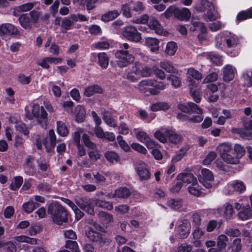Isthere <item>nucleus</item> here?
<instances>
[{
    "mask_svg": "<svg viewBox=\"0 0 252 252\" xmlns=\"http://www.w3.org/2000/svg\"><path fill=\"white\" fill-rule=\"evenodd\" d=\"M48 213L53 221L58 225H61L67 221L66 211L57 202H54L49 204Z\"/></svg>",
    "mask_w": 252,
    "mask_h": 252,
    "instance_id": "obj_2",
    "label": "nucleus"
},
{
    "mask_svg": "<svg viewBox=\"0 0 252 252\" xmlns=\"http://www.w3.org/2000/svg\"><path fill=\"white\" fill-rule=\"evenodd\" d=\"M104 156L107 160L112 163H116L120 160L119 156L114 151H107Z\"/></svg>",
    "mask_w": 252,
    "mask_h": 252,
    "instance_id": "obj_43",
    "label": "nucleus"
},
{
    "mask_svg": "<svg viewBox=\"0 0 252 252\" xmlns=\"http://www.w3.org/2000/svg\"><path fill=\"white\" fill-rule=\"evenodd\" d=\"M159 41L156 38L147 37L145 39V44L150 47L152 52H157L159 50Z\"/></svg>",
    "mask_w": 252,
    "mask_h": 252,
    "instance_id": "obj_33",
    "label": "nucleus"
},
{
    "mask_svg": "<svg viewBox=\"0 0 252 252\" xmlns=\"http://www.w3.org/2000/svg\"><path fill=\"white\" fill-rule=\"evenodd\" d=\"M188 74L189 75V77L188 79L189 82V79H191V77L197 80H200L202 78V74L198 71L194 69L193 68H189L188 70ZM191 79H192L191 78Z\"/></svg>",
    "mask_w": 252,
    "mask_h": 252,
    "instance_id": "obj_52",
    "label": "nucleus"
},
{
    "mask_svg": "<svg viewBox=\"0 0 252 252\" xmlns=\"http://www.w3.org/2000/svg\"><path fill=\"white\" fill-rule=\"evenodd\" d=\"M19 33V31L14 25L9 23L0 25V35H16Z\"/></svg>",
    "mask_w": 252,
    "mask_h": 252,
    "instance_id": "obj_18",
    "label": "nucleus"
},
{
    "mask_svg": "<svg viewBox=\"0 0 252 252\" xmlns=\"http://www.w3.org/2000/svg\"><path fill=\"white\" fill-rule=\"evenodd\" d=\"M14 239L18 243H27L32 245H35L37 243L36 239L30 238L25 235L15 237Z\"/></svg>",
    "mask_w": 252,
    "mask_h": 252,
    "instance_id": "obj_41",
    "label": "nucleus"
},
{
    "mask_svg": "<svg viewBox=\"0 0 252 252\" xmlns=\"http://www.w3.org/2000/svg\"><path fill=\"white\" fill-rule=\"evenodd\" d=\"M191 227L190 224L187 220L181 222L178 227V235L181 239H184L188 237L189 233Z\"/></svg>",
    "mask_w": 252,
    "mask_h": 252,
    "instance_id": "obj_21",
    "label": "nucleus"
},
{
    "mask_svg": "<svg viewBox=\"0 0 252 252\" xmlns=\"http://www.w3.org/2000/svg\"><path fill=\"white\" fill-rule=\"evenodd\" d=\"M223 80L226 82H229L232 80L237 73L236 68L231 64H226L222 68Z\"/></svg>",
    "mask_w": 252,
    "mask_h": 252,
    "instance_id": "obj_17",
    "label": "nucleus"
},
{
    "mask_svg": "<svg viewBox=\"0 0 252 252\" xmlns=\"http://www.w3.org/2000/svg\"><path fill=\"white\" fill-rule=\"evenodd\" d=\"M82 139L85 145L90 149H96V144L91 141L89 136L87 134H84Z\"/></svg>",
    "mask_w": 252,
    "mask_h": 252,
    "instance_id": "obj_60",
    "label": "nucleus"
},
{
    "mask_svg": "<svg viewBox=\"0 0 252 252\" xmlns=\"http://www.w3.org/2000/svg\"><path fill=\"white\" fill-rule=\"evenodd\" d=\"M244 84L247 87L252 86V70L248 69L245 71L242 75Z\"/></svg>",
    "mask_w": 252,
    "mask_h": 252,
    "instance_id": "obj_45",
    "label": "nucleus"
},
{
    "mask_svg": "<svg viewBox=\"0 0 252 252\" xmlns=\"http://www.w3.org/2000/svg\"><path fill=\"white\" fill-rule=\"evenodd\" d=\"M26 117L29 120L37 118L38 123L41 124V126L45 128L47 118V113L43 106H40L37 103L32 106V112L26 110Z\"/></svg>",
    "mask_w": 252,
    "mask_h": 252,
    "instance_id": "obj_6",
    "label": "nucleus"
},
{
    "mask_svg": "<svg viewBox=\"0 0 252 252\" xmlns=\"http://www.w3.org/2000/svg\"><path fill=\"white\" fill-rule=\"evenodd\" d=\"M102 89L97 85H93L86 87L84 90V95L87 97L91 96L96 93H101Z\"/></svg>",
    "mask_w": 252,
    "mask_h": 252,
    "instance_id": "obj_34",
    "label": "nucleus"
},
{
    "mask_svg": "<svg viewBox=\"0 0 252 252\" xmlns=\"http://www.w3.org/2000/svg\"><path fill=\"white\" fill-rule=\"evenodd\" d=\"M33 161L34 158L31 156H29L26 158L24 168L26 174L32 175L34 173Z\"/></svg>",
    "mask_w": 252,
    "mask_h": 252,
    "instance_id": "obj_28",
    "label": "nucleus"
},
{
    "mask_svg": "<svg viewBox=\"0 0 252 252\" xmlns=\"http://www.w3.org/2000/svg\"><path fill=\"white\" fill-rule=\"evenodd\" d=\"M170 108L169 105L163 102H157L153 104L151 106V109L153 111H165Z\"/></svg>",
    "mask_w": 252,
    "mask_h": 252,
    "instance_id": "obj_46",
    "label": "nucleus"
},
{
    "mask_svg": "<svg viewBox=\"0 0 252 252\" xmlns=\"http://www.w3.org/2000/svg\"><path fill=\"white\" fill-rule=\"evenodd\" d=\"M229 243V238L225 234L219 235L217 239V248H211L208 252H227V245Z\"/></svg>",
    "mask_w": 252,
    "mask_h": 252,
    "instance_id": "obj_10",
    "label": "nucleus"
},
{
    "mask_svg": "<svg viewBox=\"0 0 252 252\" xmlns=\"http://www.w3.org/2000/svg\"><path fill=\"white\" fill-rule=\"evenodd\" d=\"M187 152L186 149H181L178 151L172 158V162L176 163L180 161L184 156Z\"/></svg>",
    "mask_w": 252,
    "mask_h": 252,
    "instance_id": "obj_62",
    "label": "nucleus"
},
{
    "mask_svg": "<svg viewBox=\"0 0 252 252\" xmlns=\"http://www.w3.org/2000/svg\"><path fill=\"white\" fill-rule=\"evenodd\" d=\"M178 108L183 112L196 113L197 115L191 117L189 121L192 123H198L203 119V110L196 104L192 102L180 103L178 105Z\"/></svg>",
    "mask_w": 252,
    "mask_h": 252,
    "instance_id": "obj_5",
    "label": "nucleus"
},
{
    "mask_svg": "<svg viewBox=\"0 0 252 252\" xmlns=\"http://www.w3.org/2000/svg\"><path fill=\"white\" fill-rule=\"evenodd\" d=\"M95 49L98 50H105L108 49L110 46V43L107 40H101L95 42L93 44Z\"/></svg>",
    "mask_w": 252,
    "mask_h": 252,
    "instance_id": "obj_56",
    "label": "nucleus"
},
{
    "mask_svg": "<svg viewBox=\"0 0 252 252\" xmlns=\"http://www.w3.org/2000/svg\"><path fill=\"white\" fill-rule=\"evenodd\" d=\"M36 207V204L31 198L23 204V209L27 213L32 212Z\"/></svg>",
    "mask_w": 252,
    "mask_h": 252,
    "instance_id": "obj_55",
    "label": "nucleus"
},
{
    "mask_svg": "<svg viewBox=\"0 0 252 252\" xmlns=\"http://www.w3.org/2000/svg\"><path fill=\"white\" fill-rule=\"evenodd\" d=\"M135 170L140 181H145L150 178V173L144 162H139L135 165Z\"/></svg>",
    "mask_w": 252,
    "mask_h": 252,
    "instance_id": "obj_16",
    "label": "nucleus"
},
{
    "mask_svg": "<svg viewBox=\"0 0 252 252\" xmlns=\"http://www.w3.org/2000/svg\"><path fill=\"white\" fill-rule=\"evenodd\" d=\"M141 77L147 76L149 75V69L148 67L143 66L138 62H135L134 65L130 69Z\"/></svg>",
    "mask_w": 252,
    "mask_h": 252,
    "instance_id": "obj_19",
    "label": "nucleus"
},
{
    "mask_svg": "<svg viewBox=\"0 0 252 252\" xmlns=\"http://www.w3.org/2000/svg\"><path fill=\"white\" fill-rule=\"evenodd\" d=\"M23 182V179L22 176H16L13 178L9 186V189L12 190H17L20 188Z\"/></svg>",
    "mask_w": 252,
    "mask_h": 252,
    "instance_id": "obj_40",
    "label": "nucleus"
},
{
    "mask_svg": "<svg viewBox=\"0 0 252 252\" xmlns=\"http://www.w3.org/2000/svg\"><path fill=\"white\" fill-rule=\"evenodd\" d=\"M132 3L130 2L129 3L123 4L122 5L121 10L124 16L127 18L131 17V10H132Z\"/></svg>",
    "mask_w": 252,
    "mask_h": 252,
    "instance_id": "obj_57",
    "label": "nucleus"
},
{
    "mask_svg": "<svg viewBox=\"0 0 252 252\" xmlns=\"http://www.w3.org/2000/svg\"><path fill=\"white\" fill-rule=\"evenodd\" d=\"M165 132L171 142L177 143L180 141L181 136L177 134L175 131L172 130L166 129Z\"/></svg>",
    "mask_w": 252,
    "mask_h": 252,
    "instance_id": "obj_42",
    "label": "nucleus"
},
{
    "mask_svg": "<svg viewBox=\"0 0 252 252\" xmlns=\"http://www.w3.org/2000/svg\"><path fill=\"white\" fill-rule=\"evenodd\" d=\"M223 211V215L226 219H230L234 214L233 207L229 203L224 204Z\"/></svg>",
    "mask_w": 252,
    "mask_h": 252,
    "instance_id": "obj_48",
    "label": "nucleus"
},
{
    "mask_svg": "<svg viewBox=\"0 0 252 252\" xmlns=\"http://www.w3.org/2000/svg\"><path fill=\"white\" fill-rule=\"evenodd\" d=\"M34 2H28L19 5L17 7L19 12H27L31 10L34 6Z\"/></svg>",
    "mask_w": 252,
    "mask_h": 252,
    "instance_id": "obj_63",
    "label": "nucleus"
},
{
    "mask_svg": "<svg viewBox=\"0 0 252 252\" xmlns=\"http://www.w3.org/2000/svg\"><path fill=\"white\" fill-rule=\"evenodd\" d=\"M98 217L104 225H107L113 220L112 215L104 211H101L98 213Z\"/></svg>",
    "mask_w": 252,
    "mask_h": 252,
    "instance_id": "obj_39",
    "label": "nucleus"
},
{
    "mask_svg": "<svg viewBox=\"0 0 252 252\" xmlns=\"http://www.w3.org/2000/svg\"><path fill=\"white\" fill-rule=\"evenodd\" d=\"M166 88V85L163 82H157L152 79H145L139 84V89L141 93L146 95H157L160 91Z\"/></svg>",
    "mask_w": 252,
    "mask_h": 252,
    "instance_id": "obj_1",
    "label": "nucleus"
},
{
    "mask_svg": "<svg viewBox=\"0 0 252 252\" xmlns=\"http://www.w3.org/2000/svg\"><path fill=\"white\" fill-rule=\"evenodd\" d=\"M189 86L190 89V94L193 100L196 102L199 103L201 101V96L198 91L195 89L197 87L196 82L193 79H189Z\"/></svg>",
    "mask_w": 252,
    "mask_h": 252,
    "instance_id": "obj_25",
    "label": "nucleus"
},
{
    "mask_svg": "<svg viewBox=\"0 0 252 252\" xmlns=\"http://www.w3.org/2000/svg\"><path fill=\"white\" fill-rule=\"evenodd\" d=\"M217 151L220 157L225 162H234L236 158H228L227 154L229 152H232L231 145L229 143H223L220 144L217 148Z\"/></svg>",
    "mask_w": 252,
    "mask_h": 252,
    "instance_id": "obj_13",
    "label": "nucleus"
},
{
    "mask_svg": "<svg viewBox=\"0 0 252 252\" xmlns=\"http://www.w3.org/2000/svg\"><path fill=\"white\" fill-rule=\"evenodd\" d=\"M224 40L227 47V54L231 57L238 56L240 52L241 38L237 35L226 32L224 34Z\"/></svg>",
    "mask_w": 252,
    "mask_h": 252,
    "instance_id": "obj_3",
    "label": "nucleus"
},
{
    "mask_svg": "<svg viewBox=\"0 0 252 252\" xmlns=\"http://www.w3.org/2000/svg\"><path fill=\"white\" fill-rule=\"evenodd\" d=\"M201 187L198 185L197 180L189 186L188 189L191 195L196 196H199L202 194Z\"/></svg>",
    "mask_w": 252,
    "mask_h": 252,
    "instance_id": "obj_37",
    "label": "nucleus"
},
{
    "mask_svg": "<svg viewBox=\"0 0 252 252\" xmlns=\"http://www.w3.org/2000/svg\"><path fill=\"white\" fill-rule=\"evenodd\" d=\"M191 16V13L189 9L187 8H183L179 9L176 8L175 16L180 20L188 21Z\"/></svg>",
    "mask_w": 252,
    "mask_h": 252,
    "instance_id": "obj_30",
    "label": "nucleus"
},
{
    "mask_svg": "<svg viewBox=\"0 0 252 252\" xmlns=\"http://www.w3.org/2000/svg\"><path fill=\"white\" fill-rule=\"evenodd\" d=\"M160 66L161 68L165 70L169 73H173L175 72V69L172 63L169 62L164 61L160 63Z\"/></svg>",
    "mask_w": 252,
    "mask_h": 252,
    "instance_id": "obj_61",
    "label": "nucleus"
},
{
    "mask_svg": "<svg viewBox=\"0 0 252 252\" xmlns=\"http://www.w3.org/2000/svg\"><path fill=\"white\" fill-rule=\"evenodd\" d=\"M178 49L177 44L173 41L168 42L166 46L165 52L168 55H174Z\"/></svg>",
    "mask_w": 252,
    "mask_h": 252,
    "instance_id": "obj_47",
    "label": "nucleus"
},
{
    "mask_svg": "<svg viewBox=\"0 0 252 252\" xmlns=\"http://www.w3.org/2000/svg\"><path fill=\"white\" fill-rule=\"evenodd\" d=\"M195 9L198 12H206V14L204 16V18L207 21H213L219 18L218 13H213L212 10L214 9L212 2L208 0H200L198 1L195 6Z\"/></svg>",
    "mask_w": 252,
    "mask_h": 252,
    "instance_id": "obj_4",
    "label": "nucleus"
},
{
    "mask_svg": "<svg viewBox=\"0 0 252 252\" xmlns=\"http://www.w3.org/2000/svg\"><path fill=\"white\" fill-rule=\"evenodd\" d=\"M75 201L78 206L84 211L87 212L89 214L93 215L94 210L93 207L94 200L92 199L87 197L80 198L76 197Z\"/></svg>",
    "mask_w": 252,
    "mask_h": 252,
    "instance_id": "obj_12",
    "label": "nucleus"
},
{
    "mask_svg": "<svg viewBox=\"0 0 252 252\" xmlns=\"http://www.w3.org/2000/svg\"><path fill=\"white\" fill-rule=\"evenodd\" d=\"M234 154L239 161V159L242 158L245 153V149L243 146L239 144H236L234 147Z\"/></svg>",
    "mask_w": 252,
    "mask_h": 252,
    "instance_id": "obj_54",
    "label": "nucleus"
},
{
    "mask_svg": "<svg viewBox=\"0 0 252 252\" xmlns=\"http://www.w3.org/2000/svg\"><path fill=\"white\" fill-rule=\"evenodd\" d=\"M183 201L179 198H170L167 202V206L173 210H180L183 206Z\"/></svg>",
    "mask_w": 252,
    "mask_h": 252,
    "instance_id": "obj_32",
    "label": "nucleus"
},
{
    "mask_svg": "<svg viewBox=\"0 0 252 252\" xmlns=\"http://www.w3.org/2000/svg\"><path fill=\"white\" fill-rule=\"evenodd\" d=\"M204 235V231L198 226H196L193 229L191 233V236L192 237V242L195 247H199L201 246V242L200 239Z\"/></svg>",
    "mask_w": 252,
    "mask_h": 252,
    "instance_id": "obj_24",
    "label": "nucleus"
},
{
    "mask_svg": "<svg viewBox=\"0 0 252 252\" xmlns=\"http://www.w3.org/2000/svg\"><path fill=\"white\" fill-rule=\"evenodd\" d=\"M74 114L77 122L81 123L84 121L86 115V112L84 107L81 105H77L75 108Z\"/></svg>",
    "mask_w": 252,
    "mask_h": 252,
    "instance_id": "obj_36",
    "label": "nucleus"
},
{
    "mask_svg": "<svg viewBox=\"0 0 252 252\" xmlns=\"http://www.w3.org/2000/svg\"><path fill=\"white\" fill-rule=\"evenodd\" d=\"M62 61L61 58H56L54 57H46L41 59L37 62V64L45 69H48L50 67L49 64H58Z\"/></svg>",
    "mask_w": 252,
    "mask_h": 252,
    "instance_id": "obj_20",
    "label": "nucleus"
},
{
    "mask_svg": "<svg viewBox=\"0 0 252 252\" xmlns=\"http://www.w3.org/2000/svg\"><path fill=\"white\" fill-rule=\"evenodd\" d=\"M135 134L136 139L144 144L150 138L149 135L143 131L135 132Z\"/></svg>",
    "mask_w": 252,
    "mask_h": 252,
    "instance_id": "obj_58",
    "label": "nucleus"
},
{
    "mask_svg": "<svg viewBox=\"0 0 252 252\" xmlns=\"http://www.w3.org/2000/svg\"><path fill=\"white\" fill-rule=\"evenodd\" d=\"M123 35L127 40L136 43L142 39L141 34L137 31V28L132 26L126 27L123 32Z\"/></svg>",
    "mask_w": 252,
    "mask_h": 252,
    "instance_id": "obj_9",
    "label": "nucleus"
},
{
    "mask_svg": "<svg viewBox=\"0 0 252 252\" xmlns=\"http://www.w3.org/2000/svg\"><path fill=\"white\" fill-rule=\"evenodd\" d=\"M102 118L105 123L110 126L115 127L116 126V123L112 118L111 114L108 111H105L102 114Z\"/></svg>",
    "mask_w": 252,
    "mask_h": 252,
    "instance_id": "obj_49",
    "label": "nucleus"
},
{
    "mask_svg": "<svg viewBox=\"0 0 252 252\" xmlns=\"http://www.w3.org/2000/svg\"><path fill=\"white\" fill-rule=\"evenodd\" d=\"M119 15V13L117 10L109 11L102 15L101 20L104 22H107L113 20Z\"/></svg>",
    "mask_w": 252,
    "mask_h": 252,
    "instance_id": "obj_38",
    "label": "nucleus"
},
{
    "mask_svg": "<svg viewBox=\"0 0 252 252\" xmlns=\"http://www.w3.org/2000/svg\"><path fill=\"white\" fill-rule=\"evenodd\" d=\"M73 25V22L69 17H65L63 19L62 22L61 31L63 32H65L66 31L71 29Z\"/></svg>",
    "mask_w": 252,
    "mask_h": 252,
    "instance_id": "obj_51",
    "label": "nucleus"
},
{
    "mask_svg": "<svg viewBox=\"0 0 252 252\" xmlns=\"http://www.w3.org/2000/svg\"><path fill=\"white\" fill-rule=\"evenodd\" d=\"M218 78V74L216 72H212L207 75L203 79V83L204 84H209L215 82Z\"/></svg>",
    "mask_w": 252,
    "mask_h": 252,
    "instance_id": "obj_64",
    "label": "nucleus"
},
{
    "mask_svg": "<svg viewBox=\"0 0 252 252\" xmlns=\"http://www.w3.org/2000/svg\"><path fill=\"white\" fill-rule=\"evenodd\" d=\"M235 208L237 210H240L238 216L242 220H245L251 218L252 216V209L248 204H243L236 203Z\"/></svg>",
    "mask_w": 252,
    "mask_h": 252,
    "instance_id": "obj_15",
    "label": "nucleus"
},
{
    "mask_svg": "<svg viewBox=\"0 0 252 252\" xmlns=\"http://www.w3.org/2000/svg\"><path fill=\"white\" fill-rule=\"evenodd\" d=\"M149 26L151 29L154 30L157 34L159 35L162 34L163 32V28L157 19L154 18L151 19Z\"/></svg>",
    "mask_w": 252,
    "mask_h": 252,
    "instance_id": "obj_35",
    "label": "nucleus"
},
{
    "mask_svg": "<svg viewBox=\"0 0 252 252\" xmlns=\"http://www.w3.org/2000/svg\"><path fill=\"white\" fill-rule=\"evenodd\" d=\"M40 13L36 10H32L29 13L21 14L18 18L21 26L25 29H31L36 24L39 18Z\"/></svg>",
    "mask_w": 252,
    "mask_h": 252,
    "instance_id": "obj_7",
    "label": "nucleus"
},
{
    "mask_svg": "<svg viewBox=\"0 0 252 252\" xmlns=\"http://www.w3.org/2000/svg\"><path fill=\"white\" fill-rule=\"evenodd\" d=\"M177 179L178 180L181 181V182L188 184H191L197 180L192 173L189 172H183L179 174Z\"/></svg>",
    "mask_w": 252,
    "mask_h": 252,
    "instance_id": "obj_26",
    "label": "nucleus"
},
{
    "mask_svg": "<svg viewBox=\"0 0 252 252\" xmlns=\"http://www.w3.org/2000/svg\"><path fill=\"white\" fill-rule=\"evenodd\" d=\"M224 234L230 237H238L241 234L240 230L237 228L227 227L224 231Z\"/></svg>",
    "mask_w": 252,
    "mask_h": 252,
    "instance_id": "obj_50",
    "label": "nucleus"
},
{
    "mask_svg": "<svg viewBox=\"0 0 252 252\" xmlns=\"http://www.w3.org/2000/svg\"><path fill=\"white\" fill-rule=\"evenodd\" d=\"M115 57L117 59V63L121 67H126L132 63L134 60V56L129 54L127 50L120 49L115 53Z\"/></svg>",
    "mask_w": 252,
    "mask_h": 252,
    "instance_id": "obj_8",
    "label": "nucleus"
},
{
    "mask_svg": "<svg viewBox=\"0 0 252 252\" xmlns=\"http://www.w3.org/2000/svg\"><path fill=\"white\" fill-rule=\"evenodd\" d=\"M214 179L212 172L206 168L201 170V175L199 178V182L202 185L207 189L212 188Z\"/></svg>",
    "mask_w": 252,
    "mask_h": 252,
    "instance_id": "obj_14",
    "label": "nucleus"
},
{
    "mask_svg": "<svg viewBox=\"0 0 252 252\" xmlns=\"http://www.w3.org/2000/svg\"><path fill=\"white\" fill-rule=\"evenodd\" d=\"M16 246L12 242H5L0 240V252H16Z\"/></svg>",
    "mask_w": 252,
    "mask_h": 252,
    "instance_id": "obj_29",
    "label": "nucleus"
},
{
    "mask_svg": "<svg viewBox=\"0 0 252 252\" xmlns=\"http://www.w3.org/2000/svg\"><path fill=\"white\" fill-rule=\"evenodd\" d=\"M131 194L130 191L126 187L120 188L117 189L114 193H111L107 194L109 198L115 197L118 198H127Z\"/></svg>",
    "mask_w": 252,
    "mask_h": 252,
    "instance_id": "obj_22",
    "label": "nucleus"
},
{
    "mask_svg": "<svg viewBox=\"0 0 252 252\" xmlns=\"http://www.w3.org/2000/svg\"><path fill=\"white\" fill-rule=\"evenodd\" d=\"M57 130L59 135L61 136H66L68 133V130L65 124L61 121L57 122Z\"/></svg>",
    "mask_w": 252,
    "mask_h": 252,
    "instance_id": "obj_44",
    "label": "nucleus"
},
{
    "mask_svg": "<svg viewBox=\"0 0 252 252\" xmlns=\"http://www.w3.org/2000/svg\"><path fill=\"white\" fill-rule=\"evenodd\" d=\"M90 60L93 62H97L102 68L105 69L108 66L109 58L106 53H92Z\"/></svg>",
    "mask_w": 252,
    "mask_h": 252,
    "instance_id": "obj_11",
    "label": "nucleus"
},
{
    "mask_svg": "<svg viewBox=\"0 0 252 252\" xmlns=\"http://www.w3.org/2000/svg\"><path fill=\"white\" fill-rule=\"evenodd\" d=\"M241 249V239L239 238L234 239L227 248V252H240Z\"/></svg>",
    "mask_w": 252,
    "mask_h": 252,
    "instance_id": "obj_31",
    "label": "nucleus"
},
{
    "mask_svg": "<svg viewBox=\"0 0 252 252\" xmlns=\"http://www.w3.org/2000/svg\"><path fill=\"white\" fill-rule=\"evenodd\" d=\"M228 188L239 193L244 192L246 190V186L244 183L240 180H234L228 185Z\"/></svg>",
    "mask_w": 252,
    "mask_h": 252,
    "instance_id": "obj_27",
    "label": "nucleus"
},
{
    "mask_svg": "<svg viewBox=\"0 0 252 252\" xmlns=\"http://www.w3.org/2000/svg\"><path fill=\"white\" fill-rule=\"evenodd\" d=\"M252 18V7L247 11L240 12L237 16L238 20L242 21Z\"/></svg>",
    "mask_w": 252,
    "mask_h": 252,
    "instance_id": "obj_53",
    "label": "nucleus"
},
{
    "mask_svg": "<svg viewBox=\"0 0 252 252\" xmlns=\"http://www.w3.org/2000/svg\"><path fill=\"white\" fill-rule=\"evenodd\" d=\"M82 139L85 145L90 149H96V144L91 141L89 136L87 134H84Z\"/></svg>",
    "mask_w": 252,
    "mask_h": 252,
    "instance_id": "obj_59",
    "label": "nucleus"
},
{
    "mask_svg": "<svg viewBox=\"0 0 252 252\" xmlns=\"http://www.w3.org/2000/svg\"><path fill=\"white\" fill-rule=\"evenodd\" d=\"M87 237L92 241L101 244L105 242L104 239L100 233L94 231L92 229L89 228L86 231Z\"/></svg>",
    "mask_w": 252,
    "mask_h": 252,
    "instance_id": "obj_23",
    "label": "nucleus"
}]
</instances>
